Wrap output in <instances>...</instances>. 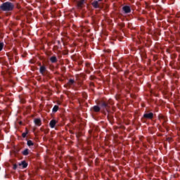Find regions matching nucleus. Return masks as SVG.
<instances>
[{"label": "nucleus", "mask_w": 180, "mask_h": 180, "mask_svg": "<svg viewBox=\"0 0 180 180\" xmlns=\"http://www.w3.org/2000/svg\"><path fill=\"white\" fill-rule=\"evenodd\" d=\"M99 2H101V1H102V0H98Z\"/></svg>", "instance_id": "19"}, {"label": "nucleus", "mask_w": 180, "mask_h": 180, "mask_svg": "<svg viewBox=\"0 0 180 180\" xmlns=\"http://www.w3.org/2000/svg\"><path fill=\"white\" fill-rule=\"evenodd\" d=\"M56 124H57V121H56L55 120H51L49 125L51 127V129H54Z\"/></svg>", "instance_id": "4"}, {"label": "nucleus", "mask_w": 180, "mask_h": 180, "mask_svg": "<svg viewBox=\"0 0 180 180\" xmlns=\"http://www.w3.org/2000/svg\"><path fill=\"white\" fill-rule=\"evenodd\" d=\"M2 49H4V43H0V51H2Z\"/></svg>", "instance_id": "16"}, {"label": "nucleus", "mask_w": 180, "mask_h": 180, "mask_svg": "<svg viewBox=\"0 0 180 180\" xmlns=\"http://www.w3.org/2000/svg\"><path fill=\"white\" fill-rule=\"evenodd\" d=\"M23 155H27L29 154V150L28 149H25L23 152H22Z\"/></svg>", "instance_id": "12"}, {"label": "nucleus", "mask_w": 180, "mask_h": 180, "mask_svg": "<svg viewBox=\"0 0 180 180\" xmlns=\"http://www.w3.org/2000/svg\"><path fill=\"white\" fill-rule=\"evenodd\" d=\"M50 60L51 63H56L57 61V58H56V56H52Z\"/></svg>", "instance_id": "10"}, {"label": "nucleus", "mask_w": 180, "mask_h": 180, "mask_svg": "<svg viewBox=\"0 0 180 180\" xmlns=\"http://www.w3.org/2000/svg\"><path fill=\"white\" fill-rule=\"evenodd\" d=\"M94 112H99V110H101V108H99V106L98 105H95L94 108H93Z\"/></svg>", "instance_id": "9"}, {"label": "nucleus", "mask_w": 180, "mask_h": 180, "mask_svg": "<svg viewBox=\"0 0 180 180\" xmlns=\"http://www.w3.org/2000/svg\"><path fill=\"white\" fill-rule=\"evenodd\" d=\"M27 146L30 147V146H33V141L31 140L27 141Z\"/></svg>", "instance_id": "14"}, {"label": "nucleus", "mask_w": 180, "mask_h": 180, "mask_svg": "<svg viewBox=\"0 0 180 180\" xmlns=\"http://www.w3.org/2000/svg\"><path fill=\"white\" fill-rule=\"evenodd\" d=\"M103 106L106 107V103H103Z\"/></svg>", "instance_id": "18"}, {"label": "nucleus", "mask_w": 180, "mask_h": 180, "mask_svg": "<svg viewBox=\"0 0 180 180\" xmlns=\"http://www.w3.org/2000/svg\"><path fill=\"white\" fill-rule=\"evenodd\" d=\"M27 135V132L22 133V136L25 139V137H26Z\"/></svg>", "instance_id": "17"}, {"label": "nucleus", "mask_w": 180, "mask_h": 180, "mask_svg": "<svg viewBox=\"0 0 180 180\" xmlns=\"http://www.w3.org/2000/svg\"><path fill=\"white\" fill-rule=\"evenodd\" d=\"M58 110V106L55 105L53 108V112H57Z\"/></svg>", "instance_id": "15"}, {"label": "nucleus", "mask_w": 180, "mask_h": 180, "mask_svg": "<svg viewBox=\"0 0 180 180\" xmlns=\"http://www.w3.org/2000/svg\"><path fill=\"white\" fill-rule=\"evenodd\" d=\"M122 9L125 13H130L131 12L130 7L128 6H124Z\"/></svg>", "instance_id": "3"}, {"label": "nucleus", "mask_w": 180, "mask_h": 180, "mask_svg": "<svg viewBox=\"0 0 180 180\" xmlns=\"http://www.w3.org/2000/svg\"><path fill=\"white\" fill-rule=\"evenodd\" d=\"M85 0H80L79 1H78L77 3V7L79 8H82V6H84V2Z\"/></svg>", "instance_id": "5"}, {"label": "nucleus", "mask_w": 180, "mask_h": 180, "mask_svg": "<svg viewBox=\"0 0 180 180\" xmlns=\"http://www.w3.org/2000/svg\"><path fill=\"white\" fill-rule=\"evenodd\" d=\"M15 6L13 4L10 2L4 3L1 6H0V9L4 11V12H9L11 11H13Z\"/></svg>", "instance_id": "1"}, {"label": "nucleus", "mask_w": 180, "mask_h": 180, "mask_svg": "<svg viewBox=\"0 0 180 180\" xmlns=\"http://www.w3.org/2000/svg\"><path fill=\"white\" fill-rule=\"evenodd\" d=\"M21 165L22 166V168H26L27 167V163H26V162H22Z\"/></svg>", "instance_id": "13"}, {"label": "nucleus", "mask_w": 180, "mask_h": 180, "mask_svg": "<svg viewBox=\"0 0 180 180\" xmlns=\"http://www.w3.org/2000/svg\"><path fill=\"white\" fill-rule=\"evenodd\" d=\"M34 123L37 124V126H41V120L40 119H35Z\"/></svg>", "instance_id": "7"}, {"label": "nucleus", "mask_w": 180, "mask_h": 180, "mask_svg": "<svg viewBox=\"0 0 180 180\" xmlns=\"http://www.w3.org/2000/svg\"><path fill=\"white\" fill-rule=\"evenodd\" d=\"M153 116L154 114H153V112H149L144 114L143 117H146V119H153Z\"/></svg>", "instance_id": "2"}, {"label": "nucleus", "mask_w": 180, "mask_h": 180, "mask_svg": "<svg viewBox=\"0 0 180 180\" xmlns=\"http://www.w3.org/2000/svg\"><path fill=\"white\" fill-rule=\"evenodd\" d=\"M73 84H74V79H70L68 83V85L71 86V85H73Z\"/></svg>", "instance_id": "11"}, {"label": "nucleus", "mask_w": 180, "mask_h": 180, "mask_svg": "<svg viewBox=\"0 0 180 180\" xmlns=\"http://www.w3.org/2000/svg\"><path fill=\"white\" fill-rule=\"evenodd\" d=\"M40 72L41 74H44V72H46V68L44 66L40 68Z\"/></svg>", "instance_id": "8"}, {"label": "nucleus", "mask_w": 180, "mask_h": 180, "mask_svg": "<svg viewBox=\"0 0 180 180\" xmlns=\"http://www.w3.org/2000/svg\"><path fill=\"white\" fill-rule=\"evenodd\" d=\"M91 5L94 6V8H99V3L98 2V1H93Z\"/></svg>", "instance_id": "6"}]
</instances>
